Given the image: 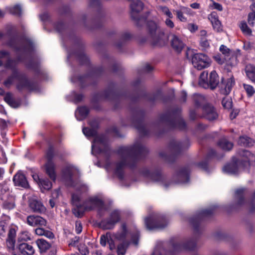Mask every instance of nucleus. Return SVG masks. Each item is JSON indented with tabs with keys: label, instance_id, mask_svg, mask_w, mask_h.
Wrapping results in <instances>:
<instances>
[{
	"label": "nucleus",
	"instance_id": "28",
	"mask_svg": "<svg viewBox=\"0 0 255 255\" xmlns=\"http://www.w3.org/2000/svg\"><path fill=\"white\" fill-rule=\"evenodd\" d=\"M89 110L86 107L79 108L75 112V116L79 121H81L85 119L88 115Z\"/></svg>",
	"mask_w": 255,
	"mask_h": 255
},
{
	"label": "nucleus",
	"instance_id": "10",
	"mask_svg": "<svg viewBox=\"0 0 255 255\" xmlns=\"http://www.w3.org/2000/svg\"><path fill=\"white\" fill-rule=\"evenodd\" d=\"M46 156L47 160V162L45 164L46 172L51 179L55 181L56 175L55 171V166L52 161L53 156V150L52 147L49 148L48 150Z\"/></svg>",
	"mask_w": 255,
	"mask_h": 255
},
{
	"label": "nucleus",
	"instance_id": "6",
	"mask_svg": "<svg viewBox=\"0 0 255 255\" xmlns=\"http://www.w3.org/2000/svg\"><path fill=\"white\" fill-rule=\"evenodd\" d=\"M145 224L149 230L162 229L166 227L168 220L163 215L152 216L145 219Z\"/></svg>",
	"mask_w": 255,
	"mask_h": 255
},
{
	"label": "nucleus",
	"instance_id": "32",
	"mask_svg": "<svg viewBox=\"0 0 255 255\" xmlns=\"http://www.w3.org/2000/svg\"><path fill=\"white\" fill-rule=\"evenodd\" d=\"M199 84L204 88L206 89L209 88L208 73L207 72L204 71L201 74L199 80Z\"/></svg>",
	"mask_w": 255,
	"mask_h": 255
},
{
	"label": "nucleus",
	"instance_id": "8",
	"mask_svg": "<svg viewBox=\"0 0 255 255\" xmlns=\"http://www.w3.org/2000/svg\"><path fill=\"white\" fill-rule=\"evenodd\" d=\"M17 83V88L18 90L31 89V86L28 79L23 76L18 74H14L8 77L4 82V85L9 87L14 83Z\"/></svg>",
	"mask_w": 255,
	"mask_h": 255
},
{
	"label": "nucleus",
	"instance_id": "14",
	"mask_svg": "<svg viewBox=\"0 0 255 255\" xmlns=\"http://www.w3.org/2000/svg\"><path fill=\"white\" fill-rule=\"evenodd\" d=\"M27 224L32 227L45 226L47 224L46 221L39 216L29 215L26 218Z\"/></svg>",
	"mask_w": 255,
	"mask_h": 255
},
{
	"label": "nucleus",
	"instance_id": "48",
	"mask_svg": "<svg viewBox=\"0 0 255 255\" xmlns=\"http://www.w3.org/2000/svg\"><path fill=\"white\" fill-rule=\"evenodd\" d=\"M131 238L130 243H132L134 245L137 246L138 244L139 233L136 232L134 235H130Z\"/></svg>",
	"mask_w": 255,
	"mask_h": 255
},
{
	"label": "nucleus",
	"instance_id": "13",
	"mask_svg": "<svg viewBox=\"0 0 255 255\" xmlns=\"http://www.w3.org/2000/svg\"><path fill=\"white\" fill-rule=\"evenodd\" d=\"M130 7L132 18L136 21H139L140 19L136 16V14L142 10L143 3L139 0H133L130 3Z\"/></svg>",
	"mask_w": 255,
	"mask_h": 255
},
{
	"label": "nucleus",
	"instance_id": "43",
	"mask_svg": "<svg viewBox=\"0 0 255 255\" xmlns=\"http://www.w3.org/2000/svg\"><path fill=\"white\" fill-rule=\"evenodd\" d=\"M10 12L15 15H19L21 13V8L19 5H16L9 8Z\"/></svg>",
	"mask_w": 255,
	"mask_h": 255
},
{
	"label": "nucleus",
	"instance_id": "61",
	"mask_svg": "<svg viewBox=\"0 0 255 255\" xmlns=\"http://www.w3.org/2000/svg\"><path fill=\"white\" fill-rule=\"evenodd\" d=\"M8 105L9 106H10L11 107H13V108H17L19 105V103L17 101H16L13 98V99L12 100V101L11 102H10Z\"/></svg>",
	"mask_w": 255,
	"mask_h": 255
},
{
	"label": "nucleus",
	"instance_id": "19",
	"mask_svg": "<svg viewBox=\"0 0 255 255\" xmlns=\"http://www.w3.org/2000/svg\"><path fill=\"white\" fill-rule=\"evenodd\" d=\"M171 36L172 47L177 52H180L184 46L183 42L178 36L174 34H171Z\"/></svg>",
	"mask_w": 255,
	"mask_h": 255
},
{
	"label": "nucleus",
	"instance_id": "34",
	"mask_svg": "<svg viewBox=\"0 0 255 255\" xmlns=\"http://www.w3.org/2000/svg\"><path fill=\"white\" fill-rule=\"evenodd\" d=\"M218 145L223 150H230L233 148V144L227 139L222 138L219 141Z\"/></svg>",
	"mask_w": 255,
	"mask_h": 255
},
{
	"label": "nucleus",
	"instance_id": "11",
	"mask_svg": "<svg viewBox=\"0 0 255 255\" xmlns=\"http://www.w3.org/2000/svg\"><path fill=\"white\" fill-rule=\"evenodd\" d=\"M121 212L118 210L112 211L109 217L101 222V225L105 229H112L121 219Z\"/></svg>",
	"mask_w": 255,
	"mask_h": 255
},
{
	"label": "nucleus",
	"instance_id": "30",
	"mask_svg": "<svg viewBox=\"0 0 255 255\" xmlns=\"http://www.w3.org/2000/svg\"><path fill=\"white\" fill-rule=\"evenodd\" d=\"M246 190L244 188L238 189L236 191V198L237 200V203L239 205L244 204L245 201L244 196L246 194Z\"/></svg>",
	"mask_w": 255,
	"mask_h": 255
},
{
	"label": "nucleus",
	"instance_id": "1",
	"mask_svg": "<svg viewBox=\"0 0 255 255\" xmlns=\"http://www.w3.org/2000/svg\"><path fill=\"white\" fill-rule=\"evenodd\" d=\"M147 152L146 147L139 142L130 147H121L118 150L121 160L114 165V172L120 179L124 177V168L132 156H139Z\"/></svg>",
	"mask_w": 255,
	"mask_h": 255
},
{
	"label": "nucleus",
	"instance_id": "26",
	"mask_svg": "<svg viewBox=\"0 0 255 255\" xmlns=\"http://www.w3.org/2000/svg\"><path fill=\"white\" fill-rule=\"evenodd\" d=\"M209 88L212 89H215L219 84L218 76L215 71L211 72L208 79Z\"/></svg>",
	"mask_w": 255,
	"mask_h": 255
},
{
	"label": "nucleus",
	"instance_id": "63",
	"mask_svg": "<svg viewBox=\"0 0 255 255\" xmlns=\"http://www.w3.org/2000/svg\"><path fill=\"white\" fill-rule=\"evenodd\" d=\"M253 47V44L250 42H247L244 43V48L246 50H248Z\"/></svg>",
	"mask_w": 255,
	"mask_h": 255
},
{
	"label": "nucleus",
	"instance_id": "16",
	"mask_svg": "<svg viewBox=\"0 0 255 255\" xmlns=\"http://www.w3.org/2000/svg\"><path fill=\"white\" fill-rule=\"evenodd\" d=\"M16 227H11L9 229L8 236L6 241L7 248L9 250H13L16 242Z\"/></svg>",
	"mask_w": 255,
	"mask_h": 255
},
{
	"label": "nucleus",
	"instance_id": "3",
	"mask_svg": "<svg viewBox=\"0 0 255 255\" xmlns=\"http://www.w3.org/2000/svg\"><path fill=\"white\" fill-rule=\"evenodd\" d=\"M241 159L235 163L228 164L223 168V171L231 174L238 173L239 170L249 166L251 163L255 161V156L248 150H243L240 153Z\"/></svg>",
	"mask_w": 255,
	"mask_h": 255
},
{
	"label": "nucleus",
	"instance_id": "4",
	"mask_svg": "<svg viewBox=\"0 0 255 255\" xmlns=\"http://www.w3.org/2000/svg\"><path fill=\"white\" fill-rule=\"evenodd\" d=\"M83 132L87 137L95 136L92 145V154H104L106 156L109 154L110 148L104 136H96V130L89 128H83Z\"/></svg>",
	"mask_w": 255,
	"mask_h": 255
},
{
	"label": "nucleus",
	"instance_id": "51",
	"mask_svg": "<svg viewBox=\"0 0 255 255\" xmlns=\"http://www.w3.org/2000/svg\"><path fill=\"white\" fill-rule=\"evenodd\" d=\"M7 229V226L5 222L4 221H0V234L3 235Z\"/></svg>",
	"mask_w": 255,
	"mask_h": 255
},
{
	"label": "nucleus",
	"instance_id": "7",
	"mask_svg": "<svg viewBox=\"0 0 255 255\" xmlns=\"http://www.w3.org/2000/svg\"><path fill=\"white\" fill-rule=\"evenodd\" d=\"M149 32L151 35L154 45L161 46L164 45L167 41L166 36L157 26L153 21H150L148 23Z\"/></svg>",
	"mask_w": 255,
	"mask_h": 255
},
{
	"label": "nucleus",
	"instance_id": "37",
	"mask_svg": "<svg viewBox=\"0 0 255 255\" xmlns=\"http://www.w3.org/2000/svg\"><path fill=\"white\" fill-rule=\"evenodd\" d=\"M39 186L40 187L42 192L44 190H48L52 187V183L47 179H42L40 181Z\"/></svg>",
	"mask_w": 255,
	"mask_h": 255
},
{
	"label": "nucleus",
	"instance_id": "35",
	"mask_svg": "<svg viewBox=\"0 0 255 255\" xmlns=\"http://www.w3.org/2000/svg\"><path fill=\"white\" fill-rule=\"evenodd\" d=\"M35 233L38 236H44L49 239H53L54 234L50 231L45 230L42 228H37L35 230Z\"/></svg>",
	"mask_w": 255,
	"mask_h": 255
},
{
	"label": "nucleus",
	"instance_id": "15",
	"mask_svg": "<svg viewBox=\"0 0 255 255\" xmlns=\"http://www.w3.org/2000/svg\"><path fill=\"white\" fill-rule=\"evenodd\" d=\"M13 181L15 186L24 188L29 187L28 183L25 175L21 172H18L13 177Z\"/></svg>",
	"mask_w": 255,
	"mask_h": 255
},
{
	"label": "nucleus",
	"instance_id": "25",
	"mask_svg": "<svg viewBox=\"0 0 255 255\" xmlns=\"http://www.w3.org/2000/svg\"><path fill=\"white\" fill-rule=\"evenodd\" d=\"M247 77L253 83H255V66L252 64L247 65L245 68Z\"/></svg>",
	"mask_w": 255,
	"mask_h": 255
},
{
	"label": "nucleus",
	"instance_id": "38",
	"mask_svg": "<svg viewBox=\"0 0 255 255\" xmlns=\"http://www.w3.org/2000/svg\"><path fill=\"white\" fill-rule=\"evenodd\" d=\"M243 88L246 91L248 97H251L253 96L255 93V90L253 86L251 85L243 84Z\"/></svg>",
	"mask_w": 255,
	"mask_h": 255
},
{
	"label": "nucleus",
	"instance_id": "56",
	"mask_svg": "<svg viewBox=\"0 0 255 255\" xmlns=\"http://www.w3.org/2000/svg\"><path fill=\"white\" fill-rule=\"evenodd\" d=\"M180 9L182 10L183 12H184V14L187 15H191L192 14V10L189 8L184 6H181Z\"/></svg>",
	"mask_w": 255,
	"mask_h": 255
},
{
	"label": "nucleus",
	"instance_id": "24",
	"mask_svg": "<svg viewBox=\"0 0 255 255\" xmlns=\"http://www.w3.org/2000/svg\"><path fill=\"white\" fill-rule=\"evenodd\" d=\"M19 252L23 255H33L35 250L33 247L27 243H21L18 246Z\"/></svg>",
	"mask_w": 255,
	"mask_h": 255
},
{
	"label": "nucleus",
	"instance_id": "58",
	"mask_svg": "<svg viewBox=\"0 0 255 255\" xmlns=\"http://www.w3.org/2000/svg\"><path fill=\"white\" fill-rule=\"evenodd\" d=\"M175 127L178 128L180 129H183L185 127V123L182 119H180L177 125L175 126Z\"/></svg>",
	"mask_w": 255,
	"mask_h": 255
},
{
	"label": "nucleus",
	"instance_id": "29",
	"mask_svg": "<svg viewBox=\"0 0 255 255\" xmlns=\"http://www.w3.org/2000/svg\"><path fill=\"white\" fill-rule=\"evenodd\" d=\"M175 177L178 179L177 183H187L189 180L188 172L186 170H182L176 175Z\"/></svg>",
	"mask_w": 255,
	"mask_h": 255
},
{
	"label": "nucleus",
	"instance_id": "46",
	"mask_svg": "<svg viewBox=\"0 0 255 255\" xmlns=\"http://www.w3.org/2000/svg\"><path fill=\"white\" fill-rule=\"evenodd\" d=\"M20 238L21 240H23L24 241L31 240L30 234L27 231L22 232Z\"/></svg>",
	"mask_w": 255,
	"mask_h": 255
},
{
	"label": "nucleus",
	"instance_id": "31",
	"mask_svg": "<svg viewBox=\"0 0 255 255\" xmlns=\"http://www.w3.org/2000/svg\"><path fill=\"white\" fill-rule=\"evenodd\" d=\"M36 244L41 252H45L50 247V244L44 239H38Z\"/></svg>",
	"mask_w": 255,
	"mask_h": 255
},
{
	"label": "nucleus",
	"instance_id": "17",
	"mask_svg": "<svg viewBox=\"0 0 255 255\" xmlns=\"http://www.w3.org/2000/svg\"><path fill=\"white\" fill-rule=\"evenodd\" d=\"M234 85L235 81L232 77L228 78L225 81L223 80L221 84V92L224 95L229 94Z\"/></svg>",
	"mask_w": 255,
	"mask_h": 255
},
{
	"label": "nucleus",
	"instance_id": "12",
	"mask_svg": "<svg viewBox=\"0 0 255 255\" xmlns=\"http://www.w3.org/2000/svg\"><path fill=\"white\" fill-rule=\"evenodd\" d=\"M77 169L74 166L68 164L62 170L61 173V179L67 183L68 185H71L73 177L78 173Z\"/></svg>",
	"mask_w": 255,
	"mask_h": 255
},
{
	"label": "nucleus",
	"instance_id": "50",
	"mask_svg": "<svg viewBox=\"0 0 255 255\" xmlns=\"http://www.w3.org/2000/svg\"><path fill=\"white\" fill-rule=\"evenodd\" d=\"M171 147L175 150H180L184 148L183 144L178 142H174L171 145Z\"/></svg>",
	"mask_w": 255,
	"mask_h": 255
},
{
	"label": "nucleus",
	"instance_id": "21",
	"mask_svg": "<svg viewBox=\"0 0 255 255\" xmlns=\"http://www.w3.org/2000/svg\"><path fill=\"white\" fill-rule=\"evenodd\" d=\"M204 117L209 121H212L217 118V114L214 108L210 106L207 105L203 108Z\"/></svg>",
	"mask_w": 255,
	"mask_h": 255
},
{
	"label": "nucleus",
	"instance_id": "23",
	"mask_svg": "<svg viewBox=\"0 0 255 255\" xmlns=\"http://www.w3.org/2000/svg\"><path fill=\"white\" fill-rule=\"evenodd\" d=\"M147 176L150 178L152 181L160 183L164 187H167L168 185L165 183V179L164 177L160 172H155L153 173H149Z\"/></svg>",
	"mask_w": 255,
	"mask_h": 255
},
{
	"label": "nucleus",
	"instance_id": "40",
	"mask_svg": "<svg viewBox=\"0 0 255 255\" xmlns=\"http://www.w3.org/2000/svg\"><path fill=\"white\" fill-rule=\"evenodd\" d=\"M175 14L176 15L177 18L181 22H186L187 18L184 16V13L182 10L180 8L179 9L175 10Z\"/></svg>",
	"mask_w": 255,
	"mask_h": 255
},
{
	"label": "nucleus",
	"instance_id": "42",
	"mask_svg": "<svg viewBox=\"0 0 255 255\" xmlns=\"http://www.w3.org/2000/svg\"><path fill=\"white\" fill-rule=\"evenodd\" d=\"M222 104L223 106L227 109H230L232 108V102L230 98H224L223 99L222 101Z\"/></svg>",
	"mask_w": 255,
	"mask_h": 255
},
{
	"label": "nucleus",
	"instance_id": "60",
	"mask_svg": "<svg viewBox=\"0 0 255 255\" xmlns=\"http://www.w3.org/2000/svg\"><path fill=\"white\" fill-rule=\"evenodd\" d=\"M79 238L76 237L73 239L69 243V245L71 246H75L77 245L79 242Z\"/></svg>",
	"mask_w": 255,
	"mask_h": 255
},
{
	"label": "nucleus",
	"instance_id": "47",
	"mask_svg": "<svg viewBox=\"0 0 255 255\" xmlns=\"http://www.w3.org/2000/svg\"><path fill=\"white\" fill-rule=\"evenodd\" d=\"M200 45L204 48L206 49L209 47L210 42L207 38H202L200 41Z\"/></svg>",
	"mask_w": 255,
	"mask_h": 255
},
{
	"label": "nucleus",
	"instance_id": "27",
	"mask_svg": "<svg viewBox=\"0 0 255 255\" xmlns=\"http://www.w3.org/2000/svg\"><path fill=\"white\" fill-rule=\"evenodd\" d=\"M2 200L3 201L2 206L3 208L7 210H11L14 208L15 204V199L13 196H9V197Z\"/></svg>",
	"mask_w": 255,
	"mask_h": 255
},
{
	"label": "nucleus",
	"instance_id": "44",
	"mask_svg": "<svg viewBox=\"0 0 255 255\" xmlns=\"http://www.w3.org/2000/svg\"><path fill=\"white\" fill-rule=\"evenodd\" d=\"M248 21L249 24L253 26L255 23V12H250L248 15Z\"/></svg>",
	"mask_w": 255,
	"mask_h": 255
},
{
	"label": "nucleus",
	"instance_id": "53",
	"mask_svg": "<svg viewBox=\"0 0 255 255\" xmlns=\"http://www.w3.org/2000/svg\"><path fill=\"white\" fill-rule=\"evenodd\" d=\"M75 231L77 234H79L82 231V226L81 222L77 221L75 223Z\"/></svg>",
	"mask_w": 255,
	"mask_h": 255
},
{
	"label": "nucleus",
	"instance_id": "45",
	"mask_svg": "<svg viewBox=\"0 0 255 255\" xmlns=\"http://www.w3.org/2000/svg\"><path fill=\"white\" fill-rule=\"evenodd\" d=\"M220 50L226 57H229L230 55V50L225 45H222L220 46Z\"/></svg>",
	"mask_w": 255,
	"mask_h": 255
},
{
	"label": "nucleus",
	"instance_id": "33",
	"mask_svg": "<svg viewBox=\"0 0 255 255\" xmlns=\"http://www.w3.org/2000/svg\"><path fill=\"white\" fill-rule=\"evenodd\" d=\"M238 143L244 146H251L254 145V141L252 139L247 136H242L240 137Z\"/></svg>",
	"mask_w": 255,
	"mask_h": 255
},
{
	"label": "nucleus",
	"instance_id": "5",
	"mask_svg": "<svg viewBox=\"0 0 255 255\" xmlns=\"http://www.w3.org/2000/svg\"><path fill=\"white\" fill-rule=\"evenodd\" d=\"M128 236L127 228L125 225H123L121 231L116 235H112L110 233H107L105 235H102L100 239V244L103 246H105L108 243L109 246V249L113 250L115 249V244L114 241V239L124 241Z\"/></svg>",
	"mask_w": 255,
	"mask_h": 255
},
{
	"label": "nucleus",
	"instance_id": "39",
	"mask_svg": "<svg viewBox=\"0 0 255 255\" xmlns=\"http://www.w3.org/2000/svg\"><path fill=\"white\" fill-rule=\"evenodd\" d=\"M240 27L241 30L245 34L248 35H251L252 32V30L248 27L246 22H241L240 25Z\"/></svg>",
	"mask_w": 255,
	"mask_h": 255
},
{
	"label": "nucleus",
	"instance_id": "49",
	"mask_svg": "<svg viewBox=\"0 0 255 255\" xmlns=\"http://www.w3.org/2000/svg\"><path fill=\"white\" fill-rule=\"evenodd\" d=\"M172 18H166L164 21L165 25L170 29L173 28L175 26L173 21L171 20Z\"/></svg>",
	"mask_w": 255,
	"mask_h": 255
},
{
	"label": "nucleus",
	"instance_id": "36",
	"mask_svg": "<svg viewBox=\"0 0 255 255\" xmlns=\"http://www.w3.org/2000/svg\"><path fill=\"white\" fill-rule=\"evenodd\" d=\"M158 10L162 14L166 16L167 18H173L172 13L167 6L159 5L158 6Z\"/></svg>",
	"mask_w": 255,
	"mask_h": 255
},
{
	"label": "nucleus",
	"instance_id": "18",
	"mask_svg": "<svg viewBox=\"0 0 255 255\" xmlns=\"http://www.w3.org/2000/svg\"><path fill=\"white\" fill-rule=\"evenodd\" d=\"M29 206L34 212L42 213L45 211V208L43 204L40 201L34 198L29 200Z\"/></svg>",
	"mask_w": 255,
	"mask_h": 255
},
{
	"label": "nucleus",
	"instance_id": "62",
	"mask_svg": "<svg viewBox=\"0 0 255 255\" xmlns=\"http://www.w3.org/2000/svg\"><path fill=\"white\" fill-rule=\"evenodd\" d=\"M213 6L214 9H217L219 11H222L223 10V7L222 5L219 3L214 2L213 4Z\"/></svg>",
	"mask_w": 255,
	"mask_h": 255
},
{
	"label": "nucleus",
	"instance_id": "57",
	"mask_svg": "<svg viewBox=\"0 0 255 255\" xmlns=\"http://www.w3.org/2000/svg\"><path fill=\"white\" fill-rule=\"evenodd\" d=\"M13 98V96L10 93H7L4 97V101L8 104L11 102Z\"/></svg>",
	"mask_w": 255,
	"mask_h": 255
},
{
	"label": "nucleus",
	"instance_id": "9",
	"mask_svg": "<svg viewBox=\"0 0 255 255\" xmlns=\"http://www.w3.org/2000/svg\"><path fill=\"white\" fill-rule=\"evenodd\" d=\"M193 66L198 70H202L208 67L211 60L207 55L202 53L194 54L192 59Z\"/></svg>",
	"mask_w": 255,
	"mask_h": 255
},
{
	"label": "nucleus",
	"instance_id": "64",
	"mask_svg": "<svg viewBox=\"0 0 255 255\" xmlns=\"http://www.w3.org/2000/svg\"><path fill=\"white\" fill-rule=\"evenodd\" d=\"M83 98V96L81 94H74V101L75 102L80 101Z\"/></svg>",
	"mask_w": 255,
	"mask_h": 255
},
{
	"label": "nucleus",
	"instance_id": "20",
	"mask_svg": "<svg viewBox=\"0 0 255 255\" xmlns=\"http://www.w3.org/2000/svg\"><path fill=\"white\" fill-rule=\"evenodd\" d=\"M9 186L10 185L6 181L0 184V198L1 200L9 197V196H13L11 194Z\"/></svg>",
	"mask_w": 255,
	"mask_h": 255
},
{
	"label": "nucleus",
	"instance_id": "2",
	"mask_svg": "<svg viewBox=\"0 0 255 255\" xmlns=\"http://www.w3.org/2000/svg\"><path fill=\"white\" fill-rule=\"evenodd\" d=\"M81 195L79 193H75L72 195V202L78 210H83L85 211H89L95 209L99 211L106 210L104 202L101 198L95 196L88 198L83 203L80 202Z\"/></svg>",
	"mask_w": 255,
	"mask_h": 255
},
{
	"label": "nucleus",
	"instance_id": "55",
	"mask_svg": "<svg viewBox=\"0 0 255 255\" xmlns=\"http://www.w3.org/2000/svg\"><path fill=\"white\" fill-rule=\"evenodd\" d=\"M31 46H32V43L30 42L27 41L26 44H25L23 47L19 48L17 50H23L24 51H26L29 50Z\"/></svg>",
	"mask_w": 255,
	"mask_h": 255
},
{
	"label": "nucleus",
	"instance_id": "22",
	"mask_svg": "<svg viewBox=\"0 0 255 255\" xmlns=\"http://www.w3.org/2000/svg\"><path fill=\"white\" fill-rule=\"evenodd\" d=\"M209 19L212 24L213 29L215 31L220 32L222 30L221 23L219 20L216 13L214 12H212L209 16Z\"/></svg>",
	"mask_w": 255,
	"mask_h": 255
},
{
	"label": "nucleus",
	"instance_id": "59",
	"mask_svg": "<svg viewBox=\"0 0 255 255\" xmlns=\"http://www.w3.org/2000/svg\"><path fill=\"white\" fill-rule=\"evenodd\" d=\"M8 124L4 120L0 119V127L1 129H5L8 127Z\"/></svg>",
	"mask_w": 255,
	"mask_h": 255
},
{
	"label": "nucleus",
	"instance_id": "52",
	"mask_svg": "<svg viewBox=\"0 0 255 255\" xmlns=\"http://www.w3.org/2000/svg\"><path fill=\"white\" fill-rule=\"evenodd\" d=\"M135 127L141 133H143V134H145L146 133L145 132V127L142 124V123H140L137 125H135Z\"/></svg>",
	"mask_w": 255,
	"mask_h": 255
},
{
	"label": "nucleus",
	"instance_id": "54",
	"mask_svg": "<svg viewBox=\"0 0 255 255\" xmlns=\"http://www.w3.org/2000/svg\"><path fill=\"white\" fill-rule=\"evenodd\" d=\"M187 28L191 32H194L198 29V26L193 23H189L187 25Z\"/></svg>",
	"mask_w": 255,
	"mask_h": 255
},
{
	"label": "nucleus",
	"instance_id": "41",
	"mask_svg": "<svg viewBox=\"0 0 255 255\" xmlns=\"http://www.w3.org/2000/svg\"><path fill=\"white\" fill-rule=\"evenodd\" d=\"M127 246L128 245L126 243H123L118 245L117 248V253L118 255H125Z\"/></svg>",
	"mask_w": 255,
	"mask_h": 255
}]
</instances>
